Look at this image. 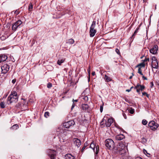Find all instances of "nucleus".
<instances>
[{
  "mask_svg": "<svg viewBox=\"0 0 159 159\" xmlns=\"http://www.w3.org/2000/svg\"><path fill=\"white\" fill-rule=\"evenodd\" d=\"M96 145L93 142H92L90 145V148L93 149L94 152H95Z\"/></svg>",
  "mask_w": 159,
  "mask_h": 159,
  "instance_id": "6ab92c4d",
  "label": "nucleus"
},
{
  "mask_svg": "<svg viewBox=\"0 0 159 159\" xmlns=\"http://www.w3.org/2000/svg\"><path fill=\"white\" fill-rule=\"evenodd\" d=\"M138 30V28L137 29L135 30V31L133 34L132 35L131 38H134V36L135 35V34H136L137 32V31Z\"/></svg>",
  "mask_w": 159,
  "mask_h": 159,
  "instance_id": "ea45409f",
  "label": "nucleus"
},
{
  "mask_svg": "<svg viewBox=\"0 0 159 159\" xmlns=\"http://www.w3.org/2000/svg\"><path fill=\"white\" fill-rule=\"evenodd\" d=\"M87 143H85L84 144V146L82 148L81 151L82 152H83L84 149H85L86 146H87Z\"/></svg>",
  "mask_w": 159,
  "mask_h": 159,
  "instance_id": "7c9ffc66",
  "label": "nucleus"
},
{
  "mask_svg": "<svg viewBox=\"0 0 159 159\" xmlns=\"http://www.w3.org/2000/svg\"><path fill=\"white\" fill-rule=\"evenodd\" d=\"M142 78L143 79V80H147V77H146L144 76H142Z\"/></svg>",
  "mask_w": 159,
  "mask_h": 159,
  "instance_id": "8fccbe9b",
  "label": "nucleus"
},
{
  "mask_svg": "<svg viewBox=\"0 0 159 159\" xmlns=\"http://www.w3.org/2000/svg\"><path fill=\"white\" fill-rule=\"evenodd\" d=\"M158 50V47L157 45H154L153 47L150 49V53L153 54H156L157 53Z\"/></svg>",
  "mask_w": 159,
  "mask_h": 159,
  "instance_id": "9d476101",
  "label": "nucleus"
},
{
  "mask_svg": "<svg viewBox=\"0 0 159 159\" xmlns=\"http://www.w3.org/2000/svg\"><path fill=\"white\" fill-rule=\"evenodd\" d=\"M133 88V86H132V87H131L130 88V89H131H131H132Z\"/></svg>",
  "mask_w": 159,
  "mask_h": 159,
  "instance_id": "680f3d73",
  "label": "nucleus"
},
{
  "mask_svg": "<svg viewBox=\"0 0 159 159\" xmlns=\"http://www.w3.org/2000/svg\"><path fill=\"white\" fill-rule=\"evenodd\" d=\"M148 125L151 129L155 130L158 126V125L154 121H151L148 123Z\"/></svg>",
  "mask_w": 159,
  "mask_h": 159,
  "instance_id": "423d86ee",
  "label": "nucleus"
},
{
  "mask_svg": "<svg viewBox=\"0 0 159 159\" xmlns=\"http://www.w3.org/2000/svg\"><path fill=\"white\" fill-rule=\"evenodd\" d=\"M145 66V64L144 63V62H143L142 63H141L138 65H137L136 67H138L139 66H141L142 67H144Z\"/></svg>",
  "mask_w": 159,
  "mask_h": 159,
  "instance_id": "a878e982",
  "label": "nucleus"
},
{
  "mask_svg": "<svg viewBox=\"0 0 159 159\" xmlns=\"http://www.w3.org/2000/svg\"><path fill=\"white\" fill-rule=\"evenodd\" d=\"M75 124V122L73 120H70L65 122L63 124V126L65 128H69L70 126Z\"/></svg>",
  "mask_w": 159,
  "mask_h": 159,
  "instance_id": "1a4fd4ad",
  "label": "nucleus"
},
{
  "mask_svg": "<svg viewBox=\"0 0 159 159\" xmlns=\"http://www.w3.org/2000/svg\"><path fill=\"white\" fill-rule=\"evenodd\" d=\"M134 75V74L133 73H132V76H133Z\"/></svg>",
  "mask_w": 159,
  "mask_h": 159,
  "instance_id": "69168bd1",
  "label": "nucleus"
},
{
  "mask_svg": "<svg viewBox=\"0 0 159 159\" xmlns=\"http://www.w3.org/2000/svg\"><path fill=\"white\" fill-rule=\"evenodd\" d=\"M143 152L145 154H146V153H147V154H148L147 152V151L146 150H145V149H143Z\"/></svg>",
  "mask_w": 159,
  "mask_h": 159,
  "instance_id": "09e8293b",
  "label": "nucleus"
},
{
  "mask_svg": "<svg viewBox=\"0 0 159 159\" xmlns=\"http://www.w3.org/2000/svg\"><path fill=\"white\" fill-rule=\"evenodd\" d=\"M116 51L118 54H120V51L117 48L116 49Z\"/></svg>",
  "mask_w": 159,
  "mask_h": 159,
  "instance_id": "49530a36",
  "label": "nucleus"
},
{
  "mask_svg": "<svg viewBox=\"0 0 159 159\" xmlns=\"http://www.w3.org/2000/svg\"><path fill=\"white\" fill-rule=\"evenodd\" d=\"M88 72L89 75L90 74V66H89L88 69Z\"/></svg>",
  "mask_w": 159,
  "mask_h": 159,
  "instance_id": "37998d69",
  "label": "nucleus"
},
{
  "mask_svg": "<svg viewBox=\"0 0 159 159\" xmlns=\"http://www.w3.org/2000/svg\"><path fill=\"white\" fill-rule=\"evenodd\" d=\"M96 25V21H93L91 25V27L95 28Z\"/></svg>",
  "mask_w": 159,
  "mask_h": 159,
  "instance_id": "2f4dec72",
  "label": "nucleus"
},
{
  "mask_svg": "<svg viewBox=\"0 0 159 159\" xmlns=\"http://www.w3.org/2000/svg\"><path fill=\"white\" fill-rule=\"evenodd\" d=\"M10 66L7 64H4L1 67L2 72L3 74L7 73L9 70Z\"/></svg>",
  "mask_w": 159,
  "mask_h": 159,
  "instance_id": "0eeeda50",
  "label": "nucleus"
},
{
  "mask_svg": "<svg viewBox=\"0 0 159 159\" xmlns=\"http://www.w3.org/2000/svg\"><path fill=\"white\" fill-rule=\"evenodd\" d=\"M149 58H146L145 59L143 60V62H146L147 61H149Z\"/></svg>",
  "mask_w": 159,
  "mask_h": 159,
  "instance_id": "c03bdc74",
  "label": "nucleus"
},
{
  "mask_svg": "<svg viewBox=\"0 0 159 159\" xmlns=\"http://www.w3.org/2000/svg\"><path fill=\"white\" fill-rule=\"evenodd\" d=\"M20 106V105H18V106H17V107H19ZM20 107H21V108L22 109H23L24 110H25V109H27V105L26 104H23L22 106H21Z\"/></svg>",
  "mask_w": 159,
  "mask_h": 159,
  "instance_id": "393cba45",
  "label": "nucleus"
},
{
  "mask_svg": "<svg viewBox=\"0 0 159 159\" xmlns=\"http://www.w3.org/2000/svg\"><path fill=\"white\" fill-rule=\"evenodd\" d=\"M48 155L51 159H55L56 156V151L49 149L48 151Z\"/></svg>",
  "mask_w": 159,
  "mask_h": 159,
  "instance_id": "39448f33",
  "label": "nucleus"
},
{
  "mask_svg": "<svg viewBox=\"0 0 159 159\" xmlns=\"http://www.w3.org/2000/svg\"><path fill=\"white\" fill-rule=\"evenodd\" d=\"M140 85L138 84L136 86L134 87V89H137V92L139 94H140V89L139 88V87Z\"/></svg>",
  "mask_w": 159,
  "mask_h": 159,
  "instance_id": "b1692460",
  "label": "nucleus"
},
{
  "mask_svg": "<svg viewBox=\"0 0 159 159\" xmlns=\"http://www.w3.org/2000/svg\"><path fill=\"white\" fill-rule=\"evenodd\" d=\"M33 9V5L31 3H30L28 7V10L29 11H31Z\"/></svg>",
  "mask_w": 159,
  "mask_h": 159,
  "instance_id": "c85d7f7f",
  "label": "nucleus"
},
{
  "mask_svg": "<svg viewBox=\"0 0 159 159\" xmlns=\"http://www.w3.org/2000/svg\"><path fill=\"white\" fill-rule=\"evenodd\" d=\"M82 107L84 110L86 111L89 108V106L87 104H83L82 105Z\"/></svg>",
  "mask_w": 159,
  "mask_h": 159,
  "instance_id": "a211bd4d",
  "label": "nucleus"
},
{
  "mask_svg": "<svg viewBox=\"0 0 159 159\" xmlns=\"http://www.w3.org/2000/svg\"><path fill=\"white\" fill-rule=\"evenodd\" d=\"M138 73L140 74L141 75H143V74L142 73V70L140 67H139L138 70Z\"/></svg>",
  "mask_w": 159,
  "mask_h": 159,
  "instance_id": "c9c22d12",
  "label": "nucleus"
},
{
  "mask_svg": "<svg viewBox=\"0 0 159 159\" xmlns=\"http://www.w3.org/2000/svg\"><path fill=\"white\" fill-rule=\"evenodd\" d=\"M127 100H128L127 99H125V100L126 101V102H128Z\"/></svg>",
  "mask_w": 159,
  "mask_h": 159,
  "instance_id": "e2e57ef3",
  "label": "nucleus"
},
{
  "mask_svg": "<svg viewBox=\"0 0 159 159\" xmlns=\"http://www.w3.org/2000/svg\"><path fill=\"white\" fill-rule=\"evenodd\" d=\"M64 60L63 59L58 60L57 61V63L59 65H60L62 63Z\"/></svg>",
  "mask_w": 159,
  "mask_h": 159,
  "instance_id": "cd10ccee",
  "label": "nucleus"
},
{
  "mask_svg": "<svg viewBox=\"0 0 159 159\" xmlns=\"http://www.w3.org/2000/svg\"><path fill=\"white\" fill-rule=\"evenodd\" d=\"M150 85H151V87L152 88L153 86V82H150Z\"/></svg>",
  "mask_w": 159,
  "mask_h": 159,
  "instance_id": "de8ad7c7",
  "label": "nucleus"
},
{
  "mask_svg": "<svg viewBox=\"0 0 159 159\" xmlns=\"http://www.w3.org/2000/svg\"><path fill=\"white\" fill-rule=\"evenodd\" d=\"M96 33V30L94 29V28L91 27L89 31V34L90 36L93 37L94 36Z\"/></svg>",
  "mask_w": 159,
  "mask_h": 159,
  "instance_id": "ddd939ff",
  "label": "nucleus"
},
{
  "mask_svg": "<svg viewBox=\"0 0 159 159\" xmlns=\"http://www.w3.org/2000/svg\"><path fill=\"white\" fill-rule=\"evenodd\" d=\"M10 95H12L14 97H18L17 93L14 91L12 92Z\"/></svg>",
  "mask_w": 159,
  "mask_h": 159,
  "instance_id": "5701e85b",
  "label": "nucleus"
},
{
  "mask_svg": "<svg viewBox=\"0 0 159 159\" xmlns=\"http://www.w3.org/2000/svg\"><path fill=\"white\" fill-rule=\"evenodd\" d=\"M139 87H140V88L139 89L141 91H142L145 89V86L144 85H140Z\"/></svg>",
  "mask_w": 159,
  "mask_h": 159,
  "instance_id": "f704fd0d",
  "label": "nucleus"
},
{
  "mask_svg": "<svg viewBox=\"0 0 159 159\" xmlns=\"http://www.w3.org/2000/svg\"><path fill=\"white\" fill-rule=\"evenodd\" d=\"M19 128V126L17 124H15L12 127H11V129H13L14 130H16L18 129Z\"/></svg>",
  "mask_w": 159,
  "mask_h": 159,
  "instance_id": "aec40b11",
  "label": "nucleus"
},
{
  "mask_svg": "<svg viewBox=\"0 0 159 159\" xmlns=\"http://www.w3.org/2000/svg\"><path fill=\"white\" fill-rule=\"evenodd\" d=\"M148 123L147 121L145 120H142V124L144 125H146Z\"/></svg>",
  "mask_w": 159,
  "mask_h": 159,
  "instance_id": "4c0bfd02",
  "label": "nucleus"
},
{
  "mask_svg": "<svg viewBox=\"0 0 159 159\" xmlns=\"http://www.w3.org/2000/svg\"><path fill=\"white\" fill-rule=\"evenodd\" d=\"M131 89H126V92H129L130 91H131Z\"/></svg>",
  "mask_w": 159,
  "mask_h": 159,
  "instance_id": "4d7b16f0",
  "label": "nucleus"
},
{
  "mask_svg": "<svg viewBox=\"0 0 159 159\" xmlns=\"http://www.w3.org/2000/svg\"><path fill=\"white\" fill-rule=\"evenodd\" d=\"M146 0H143V1L144 2H146Z\"/></svg>",
  "mask_w": 159,
  "mask_h": 159,
  "instance_id": "0e129e2a",
  "label": "nucleus"
},
{
  "mask_svg": "<svg viewBox=\"0 0 159 159\" xmlns=\"http://www.w3.org/2000/svg\"><path fill=\"white\" fill-rule=\"evenodd\" d=\"M4 104L5 103L4 102H1L0 105L1 108H5V106Z\"/></svg>",
  "mask_w": 159,
  "mask_h": 159,
  "instance_id": "c756f323",
  "label": "nucleus"
},
{
  "mask_svg": "<svg viewBox=\"0 0 159 159\" xmlns=\"http://www.w3.org/2000/svg\"><path fill=\"white\" fill-rule=\"evenodd\" d=\"M125 138V136L123 134H120L116 135L115 137V139L117 140H121Z\"/></svg>",
  "mask_w": 159,
  "mask_h": 159,
  "instance_id": "2eb2a0df",
  "label": "nucleus"
},
{
  "mask_svg": "<svg viewBox=\"0 0 159 159\" xmlns=\"http://www.w3.org/2000/svg\"><path fill=\"white\" fill-rule=\"evenodd\" d=\"M7 58V56L4 54L0 55V63L2 61H5Z\"/></svg>",
  "mask_w": 159,
  "mask_h": 159,
  "instance_id": "4468645a",
  "label": "nucleus"
},
{
  "mask_svg": "<svg viewBox=\"0 0 159 159\" xmlns=\"http://www.w3.org/2000/svg\"><path fill=\"white\" fill-rule=\"evenodd\" d=\"M18 97H13L12 95H10L8 97L7 103L8 105L17 102Z\"/></svg>",
  "mask_w": 159,
  "mask_h": 159,
  "instance_id": "20e7f679",
  "label": "nucleus"
},
{
  "mask_svg": "<svg viewBox=\"0 0 159 159\" xmlns=\"http://www.w3.org/2000/svg\"><path fill=\"white\" fill-rule=\"evenodd\" d=\"M66 159H74L75 157L70 154H67L65 156Z\"/></svg>",
  "mask_w": 159,
  "mask_h": 159,
  "instance_id": "f3484780",
  "label": "nucleus"
},
{
  "mask_svg": "<svg viewBox=\"0 0 159 159\" xmlns=\"http://www.w3.org/2000/svg\"><path fill=\"white\" fill-rule=\"evenodd\" d=\"M92 75H95V72L94 71H93L92 72Z\"/></svg>",
  "mask_w": 159,
  "mask_h": 159,
  "instance_id": "13d9d810",
  "label": "nucleus"
},
{
  "mask_svg": "<svg viewBox=\"0 0 159 159\" xmlns=\"http://www.w3.org/2000/svg\"><path fill=\"white\" fill-rule=\"evenodd\" d=\"M104 79L107 82L111 81V79L110 77L107 76V75H105Z\"/></svg>",
  "mask_w": 159,
  "mask_h": 159,
  "instance_id": "412c9836",
  "label": "nucleus"
},
{
  "mask_svg": "<svg viewBox=\"0 0 159 159\" xmlns=\"http://www.w3.org/2000/svg\"><path fill=\"white\" fill-rule=\"evenodd\" d=\"M78 101V100H74V99H73V103L74 102H77Z\"/></svg>",
  "mask_w": 159,
  "mask_h": 159,
  "instance_id": "6e6d98bb",
  "label": "nucleus"
},
{
  "mask_svg": "<svg viewBox=\"0 0 159 159\" xmlns=\"http://www.w3.org/2000/svg\"><path fill=\"white\" fill-rule=\"evenodd\" d=\"M99 146L98 145H97L96 147H95V152L96 154H97L98 152L99 151Z\"/></svg>",
  "mask_w": 159,
  "mask_h": 159,
  "instance_id": "bb28decb",
  "label": "nucleus"
},
{
  "mask_svg": "<svg viewBox=\"0 0 159 159\" xmlns=\"http://www.w3.org/2000/svg\"><path fill=\"white\" fill-rule=\"evenodd\" d=\"M127 144L125 142H120L119 143L116 147L114 148V150H116L117 153L119 152L120 154L124 153L125 152V149L127 148Z\"/></svg>",
  "mask_w": 159,
  "mask_h": 159,
  "instance_id": "f257e3e1",
  "label": "nucleus"
},
{
  "mask_svg": "<svg viewBox=\"0 0 159 159\" xmlns=\"http://www.w3.org/2000/svg\"><path fill=\"white\" fill-rule=\"evenodd\" d=\"M123 116H124L125 118V119H126V116H125V113H123Z\"/></svg>",
  "mask_w": 159,
  "mask_h": 159,
  "instance_id": "5fc2aeb1",
  "label": "nucleus"
},
{
  "mask_svg": "<svg viewBox=\"0 0 159 159\" xmlns=\"http://www.w3.org/2000/svg\"><path fill=\"white\" fill-rule=\"evenodd\" d=\"M49 113L48 112H46L44 114V116L46 118H48L49 116Z\"/></svg>",
  "mask_w": 159,
  "mask_h": 159,
  "instance_id": "473e14b6",
  "label": "nucleus"
},
{
  "mask_svg": "<svg viewBox=\"0 0 159 159\" xmlns=\"http://www.w3.org/2000/svg\"><path fill=\"white\" fill-rule=\"evenodd\" d=\"M75 104H74V103H73V104L72 106V107H71V109L72 110L74 107V106H75Z\"/></svg>",
  "mask_w": 159,
  "mask_h": 159,
  "instance_id": "864d4df0",
  "label": "nucleus"
},
{
  "mask_svg": "<svg viewBox=\"0 0 159 159\" xmlns=\"http://www.w3.org/2000/svg\"><path fill=\"white\" fill-rule=\"evenodd\" d=\"M16 82V79H14L13 80H12V82L13 83V84H14Z\"/></svg>",
  "mask_w": 159,
  "mask_h": 159,
  "instance_id": "3c124183",
  "label": "nucleus"
},
{
  "mask_svg": "<svg viewBox=\"0 0 159 159\" xmlns=\"http://www.w3.org/2000/svg\"><path fill=\"white\" fill-rule=\"evenodd\" d=\"M105 145L106 147L108 149H114V143L111 139H107L106 140L105 142Z\"/></svg>",
  "mask_w": 159,
  "mask_h": 159,
  "instance_id": "f03ea898",
  "label": "nucleus"
},
{
  "mask_svg": "<svg viewBox=\"0 0 159 159\" xmlns=\"http://www.w3.org/2000/svg\"><path fill=\"white\" fill-rule=\"evenodd\" d=\"M69 131L68 129L63 130L58 128L57 130V134H62L63 135H67V132Z\"/></svg>",
  "mask_w": 159,
  "mask_h": 159,
  "instance_id": "9b49d317",
  "label": "nucleus"
},
{
  "mask_svg": "<svg viewBox=\"0 0 159 159\" xmlns=\"http://www.w3.org/2000/svg\"><path fill=\"white\" fill-rule=\"evenodd\" d=\"M22 22L20 20H18L14 23L12 26V30L15 31H16L17 28L22 24Z\"/></svg>",
  "mask_w": 159,
  "mask_h": 159,
  "instance_id": "6e6552de",
  "label": "nucleus"
},
{
  "mask_svg": "<svg viewBox=\"0 0 159 159\" xmlns=\"http://www.w3.org/2000/svg\"><path fill=\"white\" fill-rule=\"evenodd\" d=\"M73 142L74 144L78 148L81 145V142L80 140L78 139L74 138L73 139Z\"/></svg>",
  "mask_w": 159,
  "mask_h": 159,
  "instance_id": "f8f14e48",
  "label": "nucleus"
},
{
  "mask_svg": "<svg viewBox=\"0 0 159 159\" xmlns=\"http://www.w3.org/2000/svg\"><path fill=\"white\" fill-rule=\"evenodd\" d=\"M74 42V41L73 39H70L68 40L66 42V43H68L70 44L73 43Z\"/></svg>",
  "mask_w": 159,
  "mask_h": 159,
  "instance_id": "4be33fe9",
  "label": "nucleus"
},
{
  "mask_svg": "<svg viewBox=\"0 0 159 159\" xmlns=\"http://www.w3.org/2000/svg\"><path fill=\"white\" fill-rule=\"evenodd\" d=\"M113 122V120L111 118H109L108 119L107 121H106V120L103 119L102 121L100 123L101 126L102 127H103L104 126V123L105 122V125L107 127H109L110 126L111 124Z\"/></svg>",
  "mask_w": 159,
  "mask_h": 159,
  "instance_id": "7ed1b4c3",
  "label": "nucleus"
},
{
  "mask_svg": "<svg viewBox=\"0 0 159 159\" xmlns=\"http://www.w3.org/2000/svg\"><path fill=\"white\" fill-rule=\"evenodd\" d=\"M129 112L131 114H133L134 113V109H132L130 110H129Z\"/></svg>",
  "mask_w": 159,
  "mask_h": 159,
  "instance_id": "e433bc0d",
  "label": "nucleus"
},
{
  "mask_svg": "<svg viewBox=\"0 0 159 159\" xmlns=\"http://www.w3.org/2000/svg\"><path fill=\"white\" fill-rule=\"evenodd\" d=\"M103 106H100V111L101 112H102L103 111Z\"/></svg>",
  "mask_w": 159,
  "mask_h": 159,
  "instance_id": "a18cd8bd",
  "label": "nucleus"
},
{
  "mask_svg": "<svg viewBox=\"0 0 159 159\" xmlns=\"http://www.w3.org/2000/svg\"><path fill=\"white\" fill-rule=\"evenodd\" d=\"M142 94L143 95H146V97L148 98H149V95L147 93L145 92H144L142 93Z\"/></svg>",
  "mask_w": 159,
  "mask_h": 159,
  "instance_id": "58836bf2",
  "label": "nucleus"
},
{
  "mask_svg": "<svg viewBox=\"0 0 159 159\" xmlns=\"http://www.w3.org/2000/svg\"><path fill=\"white\" fill-rule=\"evenodd\" d=\"M152 66L153 68L158 69V61L156 62L152 61Z\"/></svg>",
  "mask_w": 159,
  "mask_h": 159,
  "instance_id": "dca6fc26",
  "label": "nucleus"
},
{
  "mask_svg": "<svg viewBox=\"0 0 159 159\" xmlns=\"http://www.w3.org/2000/svg\"><path fill=\"white\" fill-rule=\"evenodd\" d=\"M132 76H132H132H130V77H129V79H132Z\"/></svg>",
  "mask_w": 159,
  "mask_h": 159,
  "instance_id": "052dcab7",
  "label": "nucleus"
},
{
  "mask_svg": "<svg viewBox=\"0 0 159 159\" xmlns=\"http://www.w3.org/2000/svg\"><path fill=\"white\" fill-rule=\"evenodd\" d=\"M152 61L156 62L158 61L156 58L155 57H153L152 58Z\"/></svg>",
  "mask_w": 159,
  "mask_h": 159,
  "instance_id": "72a5a7b5",
  "label": "nucleus"
},
{
  "mask_svg": "<svg viewBox=\"0 0 159 159\" xmlns=\"http://www.w3.org/2000/svg\"><path fill=\"white\" fill-rule=\"evenodd\" d=\"M1 39L2 40H3L4 39V37H1Z\"/></svg>",
  "mask_w": 159,
  "mask_h": 159,
  "instance_id": "bf43d9fd",
  "label": "nucleus"
},
{
  "mask_svg": "<svg viewBox=\"0 0 159 159\" xmlns=\"http://www.w3.org/2000/svg\"><path fill=\"white\" fill-rule=\"evenodd\" d=\"M135 159H142L141 157H137L135 158Z\"/></svg>",
  "mask_w": 159,
  "mask_h": 159,
  "instance_id": "603ef678",
  "label": "nucleus"
},
{
  "mask_svg": "<svg viewBox=\"0 0 159 159\" xmlns=\"http://www.w3.org/2000/svg\"><path fill=\"white\" fill-rule=\"evenodd\" d=\"M83 98L85 101L87 102L89 98L87 96H85Z\"/></svg>",
  "mask_w": 159,
  "mask_h": 159,
  "instance_id": "a19ab883",
  "label": "nucleus"
},
{
  "mask_svg": "<svg viewBox=\"0 0 159 159\" xmlns=\"http://www.w3.org/2000/svg\"><path fill=\"white\" fill-rule=\"evenodd\" d=\"M47 87L48 88H51L52 87V84L50 83H49L48 84Z\"/></svg>",
  "mask_w": 159,
  "mask_h": 159,
  "instance_id": "79ce46f5",
  "label": "nucleus"
}]
</instances>
